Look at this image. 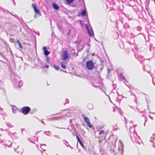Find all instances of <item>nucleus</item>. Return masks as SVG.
<instances>
[{
    "mask_svg": "<svg viewBox=\"0 0 155 155\" xmlns=\"http://www.w3.org/2000/svg\"><path fill=\"white\" fill-rule=\"evenodd\" d=\"M86 66L88 70H91L94 68V64L93 61L90 60L86 62Z\"/></svg>",
    "mask_w": 155,
    "mask_h": 155,
    "instance_id": "obj_1",
    "label": "nucleus"
},
{
    "mask_svg": "<svg viewBox=\"0 0 155 155\" xmlns=\"http://www.w3.org/2000/svg\"><path fill=\"white\" fill-rule=\"evenodd\" d=\"M22 112L24 115L28 114L31 110L30 108L28 107H24L22 108Z\"/></svg>",
    "mask_w": 155,
    "mask_h": 155,
    "instance_id": "obj_2",
    "label": "nucleus"
},
{
    "mask_svg": "<svg viewBox=\"0 0 155 155\" xmlns=\"http://www.w3.org/2000/svg\"><path fill=\"white\" fill-rule=\"evenodd\" d=\"M68 52L66 51H64L61 55L62 59L64 61H66L68 58Z\"/></svg>",
    "mask_w": 155,
    "mask_h": 155,
    "instance_id": "obj_3",
    "label": "nucleus"
},
{
    "mask_svg": "<svg viewBox=\"0 0 155 155\" xmlns=\"http://www.w3.org/2000/svg\"><path fill=\"white\" fill-rule=\"evenodd\" d=\"M14 83L15 84V87H21L23 85V82L21 81H19L18 82V83L16 80H14Z\"/></svg>",
    "mask_w": 155,
    "mask_h": 155,
    "instance_id": "obj_4",
    "label": "nucleus"
},
{
    "mask_svg": "<svg viewBox=\"0 0 155 155\" xmlns=\"http://www.w3.org/2000/svg\"><path fill=\"white\" fill-rule=\"evenodd\" d=\"M84 119L88 127L90 128H91L92 127V125L90 123L89 118L85 116L84 117Z\"/></svg>",
    "mask_w": 155,
    "mask_h": 155,
    "instance_id": "obj_5",
    "label": "nucleus"
},
{
    "mask_svg": "<svg viewBox=\"0 0 155 155\" xmlns=\"http://www.w3.org/2000/svg\"><path fill=\"white\" fill-rule=\"evenodd\" d=\"M87 31L88 33L90 36H92L93 35V32L92 28L89 29L88 26L87 25H85Z\"/></svg>",
    "mask_w": 155,
    "mask_h": 155,
    "instance_id": "obj_6",
    "label": "nucleus"
},
{
    "mask_svg": "<svg viewBox=\"0 0 155 155\" xmlns=\"http://www.w3.org/2000/svg\"><path fill=\"white\" fill-rule=\"evenodd\" d=\"M32 6L35 12L38 14H40V11L37 8L36 5L35 4L33 3L32 4Z\"/></svg>",
    "mask_w": 155,
    "mask_h": 155,
    "instance_id": "obj_7",
    "label": "nucleus"
},
{
    "mask_svg": "<svg viewBox=\"0 0 155 155\" xmlns=\"http://www.w3.org/2000/svg\"><path fill=\"white\" fill-rule=\"evenodd\" d=\"M42 50L44 51V54L45 55L48 56L50 52L47 50V48L45 46L43 47Z\"/></svg>",
    "mask_w": 155,
    "mask_h": 155,
    "instance_id": "obj_8",
    "label": "nucleus"
},
{
    "mask_svg": "<svg viewBox=\"0 0 155 155\" xmlns=\"http://www.w3.org/2000/svg\"><path fill=\"white\" fill-rule=\"evenodd\" d=\"M76 137L77 138V140H78V141L79 143L81 145V146L83 148L84 147V145L82 143L81 141V140H80L79 137H78V136L77 135H76Z\"/></svg>",
    "mask_w": 155,
    "mask_h": 155,
    "instance_id": "obj_9",
    "label": "nucleus"
},
{
    "mask_svg": "<svg viewBox=\"0 0 155 155\" xmlns=\"http://www.w3.org/2000/svg\"><path fill=\"white\" fill-rule=\"evenodd\" d=\"M61 67L63 69H66V68L65 63L64 62H62L60 63Z\"/></svg>",
    "mask_w": 155,
    "mask_h": 155,
    "instance_id": "obj_10",
    "label": "nucleus"
},
{
    "mask_svg": "<svg viewBox=\"0 0 155 155\" xmlns=\"http://www.w3.org/2000/svg\"><path fill=\"white\" fill-rule=\"evenodd\" d=\"M53 8L56 10H58L59 9V7L55 3H53L52 4Z\"/></svg>",
    "mask_w": 155,
    "mask_h": 155,
    "instance_id": "obj_11",
    "label": "nucleus"
},
{
    "mask_svg": "<svg viewBox=\"0 0 155 155\" xmlns=\"http://www.w3.org/2000/svg\"><path fill=\"white\" fill-rule=\"evenodd\" d=\"M12 145L13 146L15 150H16V149H18V145L16 144L15 143H12Z\"/></svg>",
    "mask_w": 155,
    "mask_h": 155,
    "instance_id": "obj_12",
    "label": "nucleus"
},
{
    "mask_svg": "<svg viewBox=\"0 0 155 155\" xmlns=\"http://www.w3.org/2000/svg\"><path fill=\"white\" fill-rule=\"evenodd\" d=\"M86 11L85 10H83L81 11V15L82 16H85L86 14Z\"/></svg>",
    "mask_w": 155,
    "mask_h": 155,
    "instance_id": "obj_13",
    "label": "nucleus"
},
{
    "mask_svg": "<svg viewBox=\"0 0 155 155\" xmlns=\"http://www.w3.org/2000/svg\"><path fill=\"white\" fill-rule=\"evenodd\" d=\"M64 116H63V117H54L53 118H51V120H54V119H58L59 118H62V117H63Z\"/></svg>",
    "mask_w": 155,
    "mask_h": 155,
    "instance_id": "obj_14",
    "label": "nucleus"
},
{
    "mask_svg": "<svg viewBox=\"0 0 155 155\" xmlns=\"http://www.w3.org/2000/svg\"><path fill=\"white\" fill-rule=\"evenodd\" d=\"M12 111L14 113H15L16 112L17 110L15 107H12Z\"/></svg>",
    "mask_w": 155,
    "mask_h": 155,
    "instance_id": "obj_15",
    "label": "nucleus"
},
{
    "mask_svg": "<svg viewBox=\"0 0 155 155\" xmlns=\"http://www.w3.org/2000/svg\"><path fill=\"white\" fill-rule=\"evenodd\" d=\"M67 3L68 4H70L73 2L74 0H66Z\"/></svg>",
    "mask_w": 155,
    "mask_h": 155,
    "instance_id": "obj_16",
    "label": "nucleus"
},
{
    "mask_svg": "<svg viewBox=\"0 0 155 155\" xmlns=\"http://www.w3.org/2000/svg\"><path fill=\"white\" fill-rule=\"evenodd\" d=\"M113 127L114 130H116L117 129V127L116 125H114Z\"/></svg>",
    "mask_w": 155,
    "mask_h": 155,
    "instance_id": "obj_17",
    "label": "nucleus"
},
{
    "mask_svg": "<svg viewBox=\"0 0 155 155\" xmlns=\"http://www.w3.org/2000/svg\"><path fill=\"white\" fill-rule=\"evenodd\" d=\"M53 67L57 70H58L59 69V67L58 66H56V65H54L53 66Z\"/></svg>",
    "mask_w": 155,
    "mask_h": 155,
    "instance_id": "obj_18",
    "label": "nucleus"
},
{
    "mask_svg": "<svg viewBox=\"0 0 155 155\" xmlns=\"http://www.w3.org/2000/svg\"><path fill=\"white\" fill-rule=\"evenodd\" d=\"M46 147L45 145H42L41 146V148L43 150H44V148H45V147Z\"/></svg>",
    "mask_w": 155,
    "mask_h": 155,
    "instance_id": "obj_19",
    "label": "nucleus"
},
{
    "mask_svg": "<svg viewBox=\"0 0 155 155\" xmlns=\"http://www.w3.org/2000/svg\"><path fill=\"white\" fill-rule=\"evenodd\" d=\"M104 131L103 130H101L99 132V134H104Z\"/></svg>",
    "mask_w": 155,
    "mask_h": 155,
    "instance_id": "obj_20",
    "label": "nucleus"
},
{
    "mask_svg": "<svg viewBox=\"0 0 155 155\" xmlns=\"http://www.w3.org/2000/svg\"><path fill=\"white\" fill-rule=\"evenodd\" d=\"M10 124L9 123H8L7 124V125H8V126L10 127H13V126H10Z\"/></svg>",
    "mask_w": 155,
    "mask_h": 155,
    "instance_id": "obj_21",
    "label": "nucleus"
},
{
    "mask_svg": "<svg viewBox=\"0 0 155 155\" xmlns=\"http://www.w3.org/2000/svg\"><path fill=\"white\" fill-rule=\"evenodd\" d=\"M69 101L68 99H66V103H69Z\"/></svg>",
    "mask_w": 155,
    "mask_h": 155,
    "instance_id": "obj_22",
    "label": "nucleus"
},
{
    "mask_svg": "<svg viewBox=\"0 0 155 155\" xmlns=\"http://www.w3.org/2000/svg\"><path fill=\"white\" fill-rule=\"evenodd\" d=\"M20 48H22V46L21 43L18 44Z\"/></svg>",
    "mask_w": 155,
    "mask_h": 155,
    "instance_id": "obj_23",
    "label": "nucleus"
},
{
    "mask_svg": "<svg viewBox=\"0 0 155 155\" xmlns=\"http://www.w3.org/2000/svg\"><path fill=\"white\" fill-rule=\"evenodd\" d=\"M17 42L19 44H20V42L19 41V40H17Z\"/></svg>",
    "mask_w": 155,
    "mask_h": 155,
    "instance_id": "obj_24",
    "label": "nucleus"
},
{
    "mask_svg": "<svg viewBox=\"0 0 155 155\" xmlns=\"http://www.w3.org/2000/svg\"><path fill=\"white\" fill-rule=\"evenodd\" d=\"M122 77L123 78V79H124L125 80V81H126L125 78L123 76H122Z\"/></svg>",
    "mask_w": 155,
    "mask_h": 155,
    "instance_id": "obj_25",
    "label": "nucleus"
},
{
    "mask_svg": "<svg viewBox=\"0 0 155 155\" xmlns=\"http://www.w3.org/2000/svg\"><path fill=\"white\" fill-rule=\"evenodd\" d=\"M45 66L47 68H48L49 67V66L48 65H45Z\"/></svg>",
    "mask_w": 155,
    "mask_h": 155,
    "instance_id": "obj_26",
    "label": "nucleus"
},
{
    "mask_svg": "<svg viewBox=\"0 0 155 155\" xmlns=\"http://www.w3.org/2000/svg\"><path fill=\"white\" fill-rule=\"evenodd\" d=\"M47 61H49V58H48V57L47 58Z\"/></svg>",
    "mask_w": 155,
    "mask_h": 155,
    "instance_id": "obj_27",
    "label": "nucleus"
},
{
    "mask_svg": "<svg viewBox=\"0 0 155 155\" xmlns=\"http://www.w3.org/2000/svg\"><path fill=\"white\" fill-rule=\"evenodd\" d=\"M66 115V116H68V117H69V116H70V115H68V114H67V115Z\"/></svg>",
    "mask_w": 155,
    "mask_h": 155,
    "instance_id": "obj_28",
    "label": "nucleus"
},
{
    "mask_svg": "<svg viewBox=\"0 0 155 155\" xmlns=\"http://www.w3.org/2000/svg\"><path fill=\"white\" fill-rule=\"evenodd\" d=\"M150 117V118H151L152 119H153V118L152 117Z\"/></svg>",
    "mask_w": 155,
    "mask_h": 155,
    "instance_id": "obj_29",
    "label": "nucleus"
},
{
    "mask_svg": "<svg viewBox=\"0 0 155 155\" xmlns=\"http://www.w3.org/2000/svg\"><path fill=\"white\" fill-rule=\"evenodd\" d=\"M150 142H153L152 141V140H150Z\"/></svg>",
    "mask_w": 155,
    "mask_h": 155,
    "instance_id": "obj_30",
    "label": "nucleus"
},
{
    "mask_svg": "<svg viewBox=\"0 0 155 155\" xmlns=\"http://www.w3.org/2000/svg\"><path fill=\"white\" fill-rule=\"evenodd\" d=\"M110 72V71L109 70H108V73H109Z\"/></svg>",
    "mask_w": 155,
    "mask_h": 155,
    "instance_id": "obj_31",
    "label": "nucleus"
},
{
    "mask_svg": "<svg viewBox=\"0 0 155 155\" xmlns=\"http://www.w3.org/2000/svg\"><path fill=\"white\" fill-rule=\"evenodd\" d=\"M42 123L43 124H44V122H43H43H42Z\"/></svg>",
    "mask_w": 155,
    "mask_h": 155,
    "instance_id": "obj_32",
    "label": "nucleus"
},
{
    "mask_svg": "<svg viewBox=\"0 0 155 155\" xmlns=\"http://www.w3.org/2000/svg\"><path fill=\"white\" fill-rule=\"evenodd\" d=\"M99 142H101V141H100V140H99Z\"/></svg>",
    "mask_w": 155,
    "mask_h": 155,
    "instance_id": "obj_33",
    "label": "nucleus"
}]
</instances>
